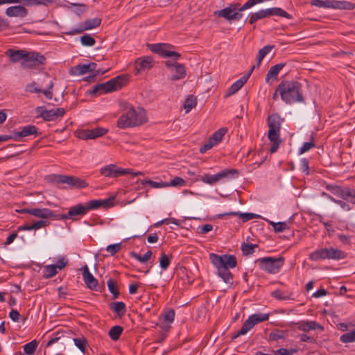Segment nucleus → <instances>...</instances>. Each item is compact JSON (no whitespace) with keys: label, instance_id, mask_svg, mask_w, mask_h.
<instances>
[{"label":"nucleus","instance_id":"1","mask_svg":"<svg viewBox=\"0 0 355 355\" xmlns=\"http://www.w3.org/2000/svg\"><path fill=\"white\" fill-rule=\"evenodd\" d=\"M113 205L112 199L91 200L85 203H78L69 208L67 214H62L57 219L76 220L87 214L89 211L101 207L108 208Z\"/></svg>","mask_w":355,"mask_h":355},{"label":"nucleus","instance_id":"2","mask_svg":"<svg viewBox=\"0 0 355 355\" xmlns=\"http://www.w3.org/2000/svg\"><path fill=\"white\" fill-rule=\"evenodd\" d=\"M147 121L146 114L141 107H134L125 103L123 113L117 120V125L120 128H128L139 126Z\"/></svg>","mask_w":355,"mask_h":355},{"label":"nucleus","instance_id":"3","mask_svg":"<svg viewBox=\"0 0 355 355\" xmlns=\"http://www.w3.org/2000/svg\"><path fill=\"white\" fill-rule=\"evenodd\" d=\"M148 46L152 52L166 58L165 66L168 70L174 73L171 80H178V52L175 51V47L164 43L151 44Z\"/></svg>","mask_w":355,"mask_h":355},{"label":"nucleus","instance_id":"4","mask_svg":"<svg viewBox=\"0 0 355 355\" xmlns=\"http://www.w3.org/2000/svg\"><path fill=\"white\" fill-rule=\"evenodd\" d=\"M301 83L297 81H282L276 87L281 98L286 103L303 102L304 98L301 92Z\"/></svg>","mask_w":355,"mask_h":355},{"label":"nucleus","instance_id":"5","mask_svg":"<svg viewBox=\"0 0 355 355\" xmlns=\"http://www.w3.org/2000/svg\"><path fill=\"white\" fill-rule=\"evenodd\" d=\"M284 121L277 114H272L268 116L267 123L269 127L268 137L272 144L270 152L274 153L277 151L280 143L279 135L282 122Z\"/></svg>","mask_w":355,"mask_h":355},{"label":"nucleus","instance_id":"6","mask_svg":"<svg viewBox=\"0 0 355 355\" xmlns=\"http://www.w3.org/2000/svg\"><path fill=\"white\" fill-rule=\"evenodd\" d=\"M47 180L57 185L66 184L64 188L69 189H82L88 186L85 180L73 175L51 174L48 176Z\"/></svg>","mask_w":355,"mask_h":355},{"label":"nucleus","instance_id":"7","mask_svg":"<svg viewBox=\"0 0 355 355\" xmlns=\"http://www.w3.org/2000/svg\"><path fill=\"white\" fill-rule=\"evenodd\" d=\"M125 79V77L119 76L105 83L98 84L93 87L89 94L91 95H101L117 90L122 87L123 85L122 81Z\"/></svg>","mask_w":355,"mask_h":355},{"label":"nucleus","instance_id":"8","mask_svg":"<svg viewBox=\"0 0 355 355\" xmlns=\"http://www.w3.org/2000/svg\"><path fill=\"white\" fill-rule=\"evenodd\" d=\"M346 256L347 254L345 252L334 248H329L316 250L309 254V259L311 261H318L326 259L339 260L345 259Z\"/></svg>","mask_w":355,"mask_h":355},{"label":"nucleus","instance_id":"9","mask_svg":"<svg viewBox=\"0 0 355 355\" xmlns=\"http://www.w3.org/2000/svg\"><path fill=\"white\" fill-rule=\"evenodd\" d=\"M259 268L270 274H275L279 272L284 263V258L282 256L278 258L266 257L259 258L255 261Z\"/></svg>","mask_w":355,"mask_h":355},{"label":"nucleus","instance_id":"10","mask_svg":"<svg viewBox=\"0 0 355 355\" xmlns=\"http://www.w3.org/2000/svg\"><path fill=\"white\" fill-rule=\"evenodd\" d=\"M268 313L253 314L250 315L243 324L241 329L232 336V339H236L239 336L245 335L255 324L268 320Z\"/></svg>","mask_w":355,"mask_h":355},{"label":"nucleus","instance_id":"11","mask_svg":"<svg viewBox=\"0 0 355 355\" xmlns=\"http://www.w3.org/2000/svg\"><path fill=\"white\" fill-rule=\"evenodd\" d=\"M101 175L107 178H118L125 175H132V176H138L142 175L141 172H134L130 168H122L116 164H109L102 167L100 169Z\"/></svg>","mask_w":355,"mask_h":355},{"label":"nucleus","instance_id":"12","mask_svg":"<svg viewBox=\"0 0 355 355\" xmlns=\"http://www.w3.org/2000/svg\"><path fill=\"white\" fill-rule=\"evenodd\" d=\"M45 61L46 58L41 53L26 51V58L21 62V67L28 69L37 68L40 65H44Z\"/></svg>","mask_w":355,"mask_h":355},{"label":"nucleus","instance_id":"13","mask_svg":"<svg viewBox=\"0 0 355 355\" xmlns=\"http://www.w3.org/2000/svg\"><path fill=\"white\" fill-rule=\"evenodd\" d=\"M101 19L98 17L87 19L85 21L81 22L78 26L72 28L71 30L65 31L63 33L67 35L80 34L85 31L98 27L101 25Z\"/></svg>","mask_w":355,"mask_h":355},{"label":"nucleus","instance_id":"14","mask_svg":"<svg viewBox=\"0 0 355 355\" xmlns=\"http://www.w3.org/2000/svg\"><path fill=\"white\" fill-rule=\"evenodd\" d=\"M39 116L46 121H51L62 117L65 114V110L62 107L46 110L44 106H39L35 109Z\"/></svg>","mask_w":355,"mask_h":355},{"label":"nucleus","instance_id":"15","mask_svg":"<svg viewBox=\"0 0 355 355\" xmlns=\"http://www.w3.org/2000/svg\"><path fill=\"white\" fill-rule=\"evenodd\" d=\"M210 260L214 266H226L227 268H234L236 266V258L234 255L225 254L219 256L211 253L209 255Z\"/></svg>","mask_w":355,"mask_h":355},{"label":"nucleus","instance_id":"16","mask_svg":"<svg viewBox=\"0 0 355 355\" xmlns=\"http://www.w3.org/2000/svg\"><path fill=\"white\" fill-rule=\"evenodd\" d=\"M239 175V171L236 169H226L215 175L205 174L201 177V180L209 184H214L220 179L232 176V178H237Z\"/></svg>","mask_w":355,"mask_h":355},{"label":"nucleus","instance_id":"17","mask_svg":"<svg viewBox=\"0 0 355 355\" xmlns=\"http://www.w3.org/2000/svg\"><path fill=\"white\" fill-rule=\"evenodd\" d=\"M16 211L20 214H29L42 219H48L54 217L53 211L47 208H25L21 209H17Z\"/></svg>","mask_w":355,"mask_h":355},{"label":"nucleus","instance_id":"18","mask_svg":"<svg viewBox=\"0 0 355 355\" xmlns=\"http://www.w3.org/2000/svg\"><path fill=\"white\" fill-rule=\"evenodd\" d=\"M54 86V83L53 80H50L49 81L47 88L46 89H42L37 86L35 82H32L26 85L25 90L30 93H42L47 99H52L53 96V88Z\"/></svg>","mask_w":355,"mask_h":355},{"label":"nucleus","instance_id":"19","mask_svg":"<svg viewBox=\"0 0 355 355\" xmlns=\"http://www.w3.org/2000/svg\"><path fill=\"white\" fill-rule=\"evenodd\" d=\"M175 312L173 309H170L165 311L159 318V325L164 332H168L171 328L170 324H171L175 319Z\"/></svg>","mask_w":355,"mask_h":355},{"label":"nucleus","instance_id":"20","mask_svg":"<svg viewBox=\"0 0 355 355\" xmlns=\"http://www.w3.org/2000/svg\"><path fill=\"white\" fill-rule=\"evenodd\" d=\"M254 68L255 65H253L250 70L246 74H245L240 79L234 83L227 89L226 94H225V97H228L237 92L247 82Z\"/></svg>","mask_w":355,"mask_h":355},{"label":"nucleus","instance_id":"21","mask_svg":"<svg viewBox=\"0 0 355 355\" xmlns=\"http://www.w3.org/2000/svg\"><path fill=\"white\" fill-rule=\"evenodd\" d=\"M239 3H232L220 10L214 12L215 15L225 18L228 21H233L234 12L240 9Z\"/></svg>","mask_w":355,"mask_h":355},{"label":"nucleus","instance_id":"22","mask_svg":"<svg viewBox=\"0 0 355 355\" xmlns=\"http://www.w3.org/2000/svg\"><path fill=\"white\" fill-rule=\"evenodd\" d=\"M97 67L96 63L90 62L89 64H79L71 70V72L73 75H83L89 72H93L96 70Z\"/></svg>","mask_w":355,"mask_h":355},{"label":"nucleus","instance_id":"23","mask_svg":"<svg viewBox=\"0 0 355 355\" xmlns=\"http://www.w3.org/2000/svg\"><path fill=\"white\" fill-rule=\"evenodd\" d=\"M26 50H15L13 49H9L5 52V55L10 58V60L12 63L18 62H24L26 58Z\"/></svg>","mask_w":355,"mask_h":355},{"label":"nucleus","instance_id":"24","mask_svg":"<svg viewBox=\"0 0 355 355\" xmlns=\"http://www.w3.org/2000/svg\"><path fill=\"white\" fill-rule=\"evenodd\" d=\"M10 17H25L28 15V10L23 6H13L8 7L5 12Z\"/></svg>","mask_w":355,"mask_h":355},{"label":"nucleus","instance_id":"25","mask_svg":"<svg viewBox=\"0 0 355 355\" xmlns=\"http://www.w3.org/2000/svg\"><path fill=\"white\" fill-rule=\"evenodd\" d=\"M83 279L87 286L92 290H96L98 286V281L94 275L89 272L87 265L83 267Z\"/></svg>","mask_w":355,"mask_h":355},{"label":"nucleus","instance_id":"26","mask_svg":"<svg viewBox=\"0 0 355 355\" xmlns=\"http://www.w3.org/2000/svg\"><path fill=\"white\" fill-rule=\"evenodd\" d=\"M153 67V58L150 56H146L143 58H139L135 62L136 73L141 71L148 70Z\"/></svg>","mask_w":355,"mask_h":355},{"label":"nucleus","instance_id":"27","mask_svg":"<svg viewBox=\"0 0 355 355\" xmlns=\"http://www.w3.org/2000/svg\"><path fill=\"white\" fill-rule=\"evenodd\" d=\"M297 329L300 331H309L314 329L324 330V327L315 321H300L297 323Z\"/></svg>","mask_w":355,"mask_h":355},{"label":"nucleus","instance_id":"28","mask_svg":"<svg viewBox=\"0 0 355 355\" xmlns=\"http://www.w3.org/2000/svg\"><path fill=\"white\" fill-rule=\"evenodd\" d=\"M37 128L35 125H26L20 131L13 133V138L18 140L19 138L28 137L37 133Z\"/></svg>","mask_w":355,"mask_h":355},{"label":"nucleus","instance_id":"29","mask_svg":"<svg viewBox=\"0 0 355 355\" xmlns=\"http://www.w3.org/2000/svg\"><path fill=\"white\" fill-rule=\"evenodd\" d=\"M330 8L352 10L355 4L346 1H330Z\"/></svg>","mask_w":355,"mask_h":355},{"label":"nucleus","instance_id":"30","mask_svg":"<svg viewBox=\"0 0 355 355\" xmlns=\"http://www.w3.org/2000/svg\"><path fill=\"white\" fill-rule=\"evenodd\" d=\"M197 103V96L193 94L188 95L182 103V109L185 110V114H188L193 108L196 107Z\"/></svg>","mask_w":355,"mask_h":355},{"label":"nucleus","instance_id":"31","mask_svg":"<svg viewBox=\"0 0 355 355\" xmlns=\"http://www.w3.org/2000/svg\"><path fill=\"white\" fill-rule=\"evenodd\" d=\"M218 270V275L223 279L226 284H232V275L226 266H215Z\"/></svg>","mask_w":355,"mask_h":355},{"label":"nucleus","instance_id":"32","mask_svg":"<svg viewBox=\"0 0 355 355\" xmlns=\"http://www.w3.org/2000/svg\"><path fill=\"white\" fill-rule=\"evenodd\" d=\"M265 10H266L267 17H269L270 16H280L282 17H285L286 19L292 18V16L290 14H288L287 12H286L285 10H282L280 8L274 7V8H267Z\"/></svg>","mask_w":355,"mask_h":355},{"label":"nucleus","instance_id":"33","mask_svg":"<svg viewBox=\"0 0 355 355\" xmlns=\"http://www.w3.org/2000/svg\"><path fill=\"white\" fill-rule=\"evenodd\" d=\"M271 296L278 300H293V293L292 292L283 291L279 289L273 291Z\"/></svg>","mask_w":355,"mask_h":355},{"label":"nucleus","instance_id":"34","mask_svg":"<svg viewBox=\"0 0 355 355\" xmlns=\"http://www.w3.org/2000/svg\"><path fill=\"white\" fill-rule=\"evenodd\" d=\"M110 309L116 313L118 316L122 317L126 312V306L123 302H115L110 304Z\"/></svg>","mask_w":355,"mask_h":355},{"label":"nucleus","instance_id":"35","mask_svg":"<svg viewBox=\"0 0 355 355\" xmlns=\"http://www.w3.org/2000/svg\"><path fill=\"white\" fill-rule=\"evenodd\" d=\"M285 63H279L270 67L266 76V81L268 82L270 78H277L280 70L285 66Z\"/></svg>","mask_w":355,"mask_h":355},{"label":"nucleus","instance_id":"36","mask_svg":"<svg viewBox=\"0 0 355 355\" xmlns=\"http://www.w3.org/2000/svg\"><path fill=\"white\" fill-rule=\"evenodd\" d=\"M227 129L226 128H221L217 131H216L210 137L209 140L212 142V144L215 146L218 144L226 134Z\"/></svg>","mask_w":355,"mask_h":355},{"label":"nucleus","instance_id":"37","mask_svg":"<svg viewBox=\"0 0 355 355\" xmlns=\"http://www.w3.org/2000/svg\"><path fill=\"white\" fill-rule=\"evenodd\" d=\"M327 189L331 191V192L339 197V198H341L344 200H347V190H348V187H338V186H334V187H331V188H329V187H327Z\"/></svg>","mask_w":355,"mask_h":355},{"label":"nucleus","instance_id":"38","mask_svg":"<svg viewBox=\"0 0 355 355\" xmlns=\"http://www.w3.org/2000/svg\"><path fill=\"white\" fill-rule=\"evenodd\" d=\"M53 0H19V3H22L26 6H49L53 3Z\"/></svg>","mask_w":355,"mask_h":355},{"label":"nucleus","instance_id":"39","mask_svg":"<svg viewBox=\"0 0 355 355\" xmlns=\"http://www.w3.org/2000/svg\"><path fill=\"white\" fill-rule=\"evenodd\" d=\"M123 331V328L121 326L116 325L110 329L108 335L112 340L116 341L119 339Z\"/></svg>","mask_w":355,"mask_h":355},{"label":"nucleus","instance_id":"40","mask_svg":"<svg viewBox=\"0 0 355 355\" xmlns=\"http://www.w3.org/2000/svg\"><path fill=\"white\" fill-rule=\"evenodd\" d=\"M58 273L56 266L54 264L47 265L44 267L43 277L46 279L51 278Z\"/></svg>","mask_w":355,"mask_h":355},{"label":"nucleus","instance_id":"41","mask_svg":"<svg viewBox=\"0 0 355 355\" xmlns=\"http://www.w3.org/2000/svg\"><path fill=\"white\" fill-rule=\"evenodd\" d=\"M38 346V342L36 340H33L23 346L24 352L27 355H33Z\"/></svg>","mask_w":355,"mask_h":355},{"label":"nucleus","instance_id":"42","mask_svg":"<svg viewBox=\"0 0 355 355\" xmlns=\"http://www.w3.org/2000/svg\"><path fill=\"white\" fill-rule=\"evenodd\" d=\"M152 256V252L150 250L147 251L144 256H141L139 254L132 252H130V257L140 261L141 263H146L148 261Z\"/></svg>","mask_w":355,"mask_h":355},{"label":"nucleus","instance_id":"43","mask_svg":"<svg viewBox=\"0 0 355 355\" xmlns=\"http://www.w3.org/2000/svg\"><path fill=\"white\" fill-rule=\"evenodd\" d=\"M89 132L91 139H94L105 135L107 132V130L104 128L98 127L89 130Z\"/></svg>","mask_w":355,"mask_h":355},{"label":"nucleus","instance_id":"44","mask_svg":"<svg viewBox=\"0 0 355 355\" xmlns=\"http://www.w3.org/2000/svg\"><path fill=\"white\" fill-rule=\"evenodd\" d=\"M267 17L266 10H260L257 12L252 13L249 19L250 24H254L257 20Z\"/></svg>","mask_w":355,"mask_h":355},{"label":"nucleus","instance_id":"45","mask_svg":"<svg viewBox=\"0 0 355 355\" xmlns=\"http://www.w3.org/2000/svg\"><path fill=\"white\" fill-rule=\"evenodd\" d=\"M107 284L108 290L112 294L113 298H117L119 295V291L115 282L112 279L110 278L107 280Z\"/></svg>","mask_w":355,"mask_h":355},{"label":"nucleus","instance_id":"46","mask_svg":"<svg viewBox=\"0 0 355 355\" xmlns=\"http://www.w3.org/2000/svg\"><path fill=\"white\" fill-rule=\"evenodd\" d=\"M274 48V46L272 45H267L265 46L263 48L260 49L258 52V55L257 57L258 66L261 62L262 60L264 58V57L270 52V50H272Z\"/></svg>","mask_w":355,"mask_h":355},{"label":"nucleus","instance_id":"47","mask_svg":"<svg viewBox=\"0 0 355 355\" xmlns=\"http://www.w3.org/2000/svg\"><path fill=\"white\" fill-rule=\"evenodd\" d=\"M80 42L83 46H92L96 44V40L90 35L85 34L80 37Z\"/></svg>","mask_w":355,"mask_h":355},{"label":"nucleus","instance_id":"48","mask_svg":"<svg viewBox=\"0 0 355 355\" xmlns=\"http://www.w3.org/2000/svg\"><path fill=\"white\" fill-rule=\"evenodd\" d=\"M286 336V333L284 331L275 330L269 334V338L271 340H278L280 339H284Z\"/></svg>","mask_w":355,"mask_h":355},{"label":"nucleus","instance_id":"49","mask_svg":"<svg viewBox=\"0 0 355 355\" xmlns=\"http://www.w3.org/2000/svg\"><path fill=\"white\" fill-rule=\"evenodd\" d=\"M340 340L342 343H352L355 341V330L343 334Z\"/></svg>","mask_w":355,"mask_h":355},{"label":"nucleus","instance_id":"50","mask_svg":"<svg viewBox=\"0 0 355 355\" xmlns=\"http://www.w3.org/2000/svg\"><path fill=\"white\" fill-rule=\"evenodd\" d=\"M258 247L257 244H248L243 243L241 245V250L244 255H250L254 253V248Z\"/></svg>","mask_w":355,"mask_h":355},{"label":"nucleus","instance_id":"51","mask_svg":"<svg viewBox=\"0 0 355 355\" xmlns=\"http://www.w3.org/2000/svg\"><path fill=\"white\" fill-rule=\"evenodd\" d=\"M170 264V260L168 257L162 252L159 258V266L162 270H166Z\"/></svg>","mask_w":355,"mask_h":355},{"label":"nucleus","instance_id":"52","mask_svg":"<svg viewBox=\"0 0 355 355\" xmlns=\"http://www.w3.org/2000/svg\"><path fill=\"white\" fill-rule=\"evenodd\" d=\"M311 5L319 8H330V1L313 0Z\"/></svg>","mask_w":355,"mask_h":355},{"label":"nucleus","instance_id":"53","mask_svg":"<svg viewBox=\"0 0 355 355\" xmlns=\"http://www.w3.org/2000/svg\"><path fill=\"white\" fill-rule=\"evenodd\" d=\"M266 1L265 0H248L245 3H244L239 9V11H243L246 9H248L253 6Z\"/></svg>","mask_w":355,"mask_h":355},{"label":"nucleus","instance_id":"54","mask_svg":"<svg viewBox=\"0 0 355 355\" xmlns=\"http://www.w3.org/2000/svg\"><path fill=\"white\" fill-rule=\"evenodd\" d=\"M121 248V243L112 244L106 248V250L112 255L116 254Z\"/></svg>","mask_w":355,"mask_h":355},{"label":"nucleus","instance_id":"55","mask_svg":"<svg viewBox=\"0 0 355 355\" xmlns=\"http://www.w3.org/2000/svg\"><path fill=\"white\" fill-rule=\"evenodd\" d=\"M49 225V222L45 219L37 220L32 224L33 230H37L42 227H45Z\"/></svg>","mask_w":355,"mask_h":355},{"label":"nucleus","instance_id":"56","mask_svg":"<svg viewBox=\"0 0 355 355\" xmlns=\"http://www.w3.org/2000/svg\"><path fill=\"white\" fill-rule=\"evenodd\" d=\"M239 218L243 219V222L248 221L254 218H259V216L253 213H241Z\"/></svg>","mask_w":355,"mask_h":355},{"label":"nucleus","instance_id":"57","mask_svg":"<svg viewBox=\"0 0 355 355\" xmlns=\"http://www.w3.org/2000/svg\"><path fill=\"white\" fill-rule=\"evenodd\" d=\"M311 140H313V137H311ZM315 146V144L313 141L309 142H304L302 146L300 149V154H303L306 151L309 150L311 148Z\"/></svg>","mask_w":355,"mask_h":355},{"label":"nucleus","instance_id":"58","mask_svg":"<svg viewBox=\"0 0 355 355\" xmlns=\"http://www.w3.org/2000/svg\"><path fill=\"white\" fill-rule=\"evenodd\" d=\"M76 346L82 352H85L86 341L85 339L73 338Z\"/></svg>","mask_w":355,"mask_h":355},{"label":"nucleus","instance_id":"59","mask_svg":"<svg viewBox=\"0 0 355 355\" xmlns=\"http://www.w3.org/2000/svg\"><path fill=\"white\" fill-rule=\"evenodd\" d=\"M288 229V226L286 222H278L275 224V232H282L285 230Z\"/></svg>","mask_w":355,"mask_h":355},{"label":"nucleus","instance_id":"60","mask_svg":"<svg viewBox=\"0 0 355 355\" xmlns=\"http://www.w3.org/2000/svg\"><path fill=\"white\" fill-rule=\"evenodd\" d=\"M77 137L84 140L91 139L89 130H83L78 131L77 132Z\"/></svg>","mask_w":355,"mask_h":355},{"label":"nucleus","instance_id":"61","mask_svg":"<svg viewBox=\"0 0 355 355\" xmlns=\"http://www.w3.org/2000/svg\"><path fill=\"white\" fill-rule=\"evenodd\" d=\"M9 317L12 321L18 322L19 320L21 315L18 312V311L15 309H12L11 311L9 313Z\"/></svg>","mask_w":355,"mask_h":355},{"label":"nucleus","instance_id":"62","mask_svg":"<svg viewBox=\"0 0 355 355\" xmlns=\"http://www.w3.org/2000/svg\"><path fill=\"white\" fill-rule=\"evenodd\" d=\"M349 198V201L355 204V189H350L348 187L347 193V200Z\"/></svg>","mask_w":355,"mask_h":355},{"label":"nucleus","instance_id":"63","mask_svg":"<svg viewBox=\"0 0 355 355\" xmlns=\"http://www.w3.org/2000/svg\"><path fill=\"white\" fill-rule=\"evenodd\" d=\"M67 263L68 261L65 258L62 257L58 259L57 264H55V266H56L57 269L58 268L60 270H62L67 266Z\"/></svg>","mask_w":355,"mask_h":355},{"label":"nucleus","instance_id":"64","mask_svg":"<svg viewBox=\"0 0 355 355\" xmlns=\"http://www.w3.org/2000/svg\"><path fill=\"white\" fill-rule=\"evenodd\" d=\"M273 355H292L293 351L289 352L288 349L285 348H280L276 351H274Z\"/></svg>","mask_w":355,"mask_h":355}]
</instances>
